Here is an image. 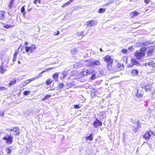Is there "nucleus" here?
I'll return each instance as SVG.
<instances>
[{
	"instance_id": "nucleus-44",
	"label": "nucleus",
	"mask_w": 155,
	"mask_h": 155,
	"mask_svg": "<svg viewBox=\"0 0 155 155\" xmlns=\"http://www.w3.org/2000/svg\"><path fill=\"white\" fill-rule=\"evenodd\" d=\"M7 89L3 86L0 87V91H3L6 90Z\"/></svg>"
},
{
	"instance_id": "nucleus-62",
	"label": "nucleus",
	"mask_w": 155,
	"mask_h": 155,
	"mask_svg": "<svg viewBox=\"0 0 155 155\" xmlns=\"http://www.w3.org/2000/svg\"><path fill=\"white\" fill-rule=\"evenodd\" d=\"M73 0H70L69 1L70 2V3H71V2H72Z\"/></svg>"
},
{
	"instance_id": "nucleus-21",
	"label": "nucleus",
	"mask_w": 155,
	"mask_h": 155,
	"mask_svg": "<svg viewBox=\"0 0 155 155\" xmlns=\"http://www.w3.org/2000/svg\"><path fill=\"white\" fill-rule=\"evenodd\" d=\"M93 134L92 133H91V134H90L89 136L85 137V139L87 140H90V141H91L93 139Z\"/></svg>"
},
{
	"instance_id": "nucleus-55",
	"label": "nucleus",
	"mask_w": 155,
	"mask_h": 155,
	"mask_svg": "<svg viewBox=\"0 0 155 155\" xmlns=\"http://www.w3.org/2000/svg\"><path fill=\"white\" fill-rule=\"evenodd\" d=\"M145 89H146V91H150V89H148L147 88V87L146 86L145 87Z\"/></svg>"
},
{
	"instance_id": "nucleus-58",
	"label": "nucleus",
	"mask_w": 155,
	"mask_h": 155,
	"mask_svg": "<svg viewBox=\"0 0 155 155\" xmlns=\"http://www.w3.org/2000/svg\"><path fill=\"white\" fill-rule=\"evenodd\" d=\"M25 45H28V43L27 42H25Z\"/></svg>"
},
{
	"instance_id": "nucleus-13",
	"label": "nucleus",
	"mask_w": 155,
	"mask_h": 155,
	"mask_svg": "<svg viewBox=\"0 0 155 155\" xmlns=\"http://www.w3.org/2000/svg\"><path fill=\"white\" fill-rule=\"evenodd\" d=\"M139 71L137 69H134L131 71V76H135L137 75L139 73Z\"/></svg>"
},
{
	"instance_id": "nucleus-56",
	"label": "nucleus",
	"mask_w": 155,
	"mask_h": 155,
	"mask_svg": "<svg viewBox=\"0 0 155 155\" xmlns=\"http://www.w3.org/2000/svg\"><path fill=\"white\" fill-rule=\"evenodd\" d=\"M149 44V42H144V44L145 45H147V44Z\"/></svg>"
},
{
	"instance_id": "nucleus-32",
	"label": "nucleus",
	"mask_w": 155,
	"mask_h": 155,
	"mask_svg": "<svg viewBox=\"0 0 155 155\" xmlns=\"http://www.w3.org/2000/svg\"><path fill=\"white\" fill-rule=\"evenodd\" d=\"M14 2V1L11 0L10 2L8 5V7L9 9H11L13 6V4Z\"/></svg>"
},
{
	"instance_id": "nucleus-5",
	"label": "nucleus",
	"mask_w": 155,
	"mask_h": 155,
	"mask_svg": "<svg viewBox=\"0 0 155 155\" xmlns=\"http://www.w3.org/2000/svg\"><path fill=\"white\" fill-rule=\"evenodd\" d=\"M97 23V20H91L90 21L86 22L85 25L87 26L91 27L96 25Z\"/></svg>"
},
{
	"instance_id": "nucleus-60",
	"label": "nucleus",
	"mask_w": 155,
	"mask_h": 155,
	"mask_svg": "<svg viewBox=\"0 0 155 155\" xmlns=\"http://www.w3.org/2000/svg\"><path fill=\"white\" fill-rule=\"evenodd\" d=\"M31 8H30V9H27L28 11V12L31 11Z\"/></svg>"
},
{
	"instance_id": "nucleus-25",
	"label": "nucleus",
	"mask_w": 155,
	"mask_h": 155,
	"mask_svg": "<svg viewBox=\"0 0 155 155\" xmlns=\"http://www.w3.org/2000/svg\"><path fill=\"white\" fill-rule=\"evenodd\" d=\"M77 72L76 71H72L70 74L71 76L73 77L77 75Z\"/></svg>"
},
{
	"instance_id": "nucleus-20",
	"label": "nucleus",
	"mask_w": 155,
	"mask_h": 155,
	"mask_svg": "<svg viewBox=\"0 0 155 155\" xmlns=\"http://www.w3.org/2000/svg\"><path fill=\"white\" fill-rule=\"evenodd\" d=\"M131 62L133 64L130 66H132L134 65H140V63L135 59H132L131 60Z\"/></svg>"
},
{
	"instance_id": "nucleus-61",
	"label": "nucleus",
	"mask_w": 155,
	"mask_h": 155,
	"mask_svg": "<svg viewBox=\"0 0 155 155\" xmlns=\"http://www.w3.org/2000/svg\"><path fill=\"white\" fill-rule=\"evenodd\" d=\"M8 14L9 15H11V12H8Z\"/></svg>"
},
{
	"instance_id": "nucleus-4",
	"label": "nucleus",
	"mask_w": 155,
	"mask_h": 155,
	"mask_svg": "<svg viewBox=\"0 0 155 155\" xmlns=\"http://www.w3.org/2000/svg\"><path fill=\"white\" fill-rule=\"evenodd\" d=\"M3 139L6 141V143L8 144H11L13 142V137H12L11 133L10 135H8L7 136L5 137Z\"/></svg>"
},
{
	"instance_id": "nucleus-43",
	"label": "nucleus",
	"mask_w": 155,
	"mask_h": 155,
	"mask_svg": "<svg viewBox=\"0 0 155 155\" xmlns=\"http://www.w3.org/2000/svg\"><path fill=\"white\" fill-rule=\"evenodd\" d=\"M41 2L40 0H35L33 1V3L37 5V3H40Z\"/></svg>"
},
{
	"instance_id": "nucleus-31",
	"label": "nucleus",
	"mask_w": 155,
	"mask_h": 155,
	"mask_svg": "<svg viewBox=\"0 0 155 155\" xmlns=\"http://www.w3.org/2000/svg\"><path fill=\"white\" fill-rule=\"evenodd\" d=\"M25 6H24L22 7L21 9V12L23 13V16H24L25 14Z\"/></svg>"
},
{
	"instance_id": "nucleus-40",
	"label": "nucleus",
	"mask_w": 155,
	"mask_h": 155,
	"mask_svg": "<svg viewBox=\"0 0 155 155\" xmlns=\"http://www.w3.org/2000/svg\"><path fill=\"white\" fill-rule=\"evenodd\" d=\"M153 64L154 62L153 61H151L149 62H148L147 64L150 66L152 67V66H153Z\"/></svg>"
},
{
	"instance_id": "nucleus-50",
	"label": "nucleus",
	"mask_w": 155,
	"mask_h": 155,
	"mask_svg": "<svg viewBox=\"0 0 155 155\" xmlns=\"http://www.w3.org/2000/svg\"><path fill=\"white\" fill-rule=\"evenodd\" d=\"M16 58H17V56H14L13 59V62H14L16 61Z\"/></svg>"
},
{
	"instance_id": "nucleus-19",
	"label": "nucleus",
	"mask_w": 155,
	"mask_h": 155,
	"mask_svg": "<svg viewBox=\"0 0 155 155\" xmlns=\"http://www.w3.org/2000/svg\"><path fill=\"white\" fill-rule=\"evenodd\" d=\"M84 62H87L86 64L87 66L92 67V61L90 60H85L84 61Z\"/></svg>"
},
{
	"instance_id": "nucleus-1",
	"label": "nucleus",
	"mask_w": 155,
	"mask_h": 155,
	"mask_svg": "<svg viewBox=\"0 0 155 155\" xmlns=\"http://www.w3.org/2000/svg\"><path fill=\"white\" fill-rule=\"evenodd\" d=\"M104 59L107 63V68L108 70H110L111 68L113 61L111 59V57L110 55H107L104 58Z\"/></svg>"
},
{
	"instance_id": "nucleus-34",
	"label": "nucleus",
	"mask_w": 155,
	"mask_h": 155,
	"mask_svg": "<svg viewBox=\"0 0 155 155\" xmlns=\"http://www.w3.org/2000/svg\"><path fill=\"white\" fill-rule=\"evenodd\" d=\"M106 10V8H101L99 9L98 12L100 13H103Z\"/></svg>"
},
{
	"instance_id": "nucleus-12",
	"label": "nucleus",
	"mask_w": 155,
	"mask_h": 155,
	"mask_svg": "<svg viewBox=\"0 0 155 155\" xmlns=\"http://www.w3.org/2000/svg\"><path fill=\"white\" fill-rule=\"evenodd\" d=\"M92 67H94L96 66H99L101 64V63L99 61L94 60L92 61Z\"/></svg>"
},
{
	"instance_id": "nucleus-42",
	"label": "nucleus",
	"mask_w": 155,
	"mask_h": 155,
	"mask_svg": "<svg viewBox=\"0 0 155 155\" xmlns=\"http://www.w3.org/2000/svg\"><path fill=\"white\" fill-rule=\"evenodd\" d=\"M71 52L72 54H75L76 53V49H72L71 51Z\"/></svg>"
},
{
	"instance_id": "nucleus-49",
	"label": "nucleus",
	"mask_w": 155,
	"mask_h": 155,
	"mask_svg": "<svg viewBox=\"0 0 155 155\" xmlns=\"http://www.w3.org/2000/svg\"><path fill=\"white\" fill-rule=\"evenodd\" d=\"M42 74V73H41V72L40 73L38 74V76L36 77V78H35V79L38 78L39 77H41L42 76L41 74Z\"/></svg>"
},
{
	"instance_id": "nucleus-18",
	"label": "nucleus",
	"mask_w": 155,
	"mask_h": 155,
	"mask_svg": "<svg viewBox=\"0 0 155 155\" xmlns=\"http://www.w3.org/2000/svg\"><path fill=\"white\" fill-rule=\"evenodd\" d=\"M6 68V67H4L2 65H0V73L1 74H3L5 72L7 71Z\"/></svg>"
},
{
	"instance_id": "nucleus-23",
	"label": "nucleus",
	"mask_w": 155,
	"mask_h": 155,
	"mask_svg": "<svg viewBox=\"0 0 155 155\" xmlns=\"http://www.w3.org/2000/svg\"><path fill=\"white\" fill-rule=\"evenodd\" d=\"M16 82V80L15 78H12L10 81L9 85H12L15 84Z\"/></svg>"
},
{
	"instance_id": "nucleus-57",
	"label": "nucleus",
	"mask_w": 155,
	"mask_h": 155,
	"mask_svg": "<svg viewBox=\"0 0 155 155\" xmlns=\"http://www.w3.org/2000/svg\"><path fill=\"white\" fill-rule=\"evenodd\" d=\"M3 133V131L2 130H0V135H1Z\"/></svg>"
},
{
	"instance_id": "nucleus-38",
	"label": "nucleus",
	"mask_w": 155,
	"mask_h": 155,
	"mask_svg": "<svg viewBox=\"0 0 155 155\" xmlns=\"http://www.w3.org/2000/svg\"><path fill=\"white\" fill-rule=\"evenodd\" d=\"M52 82V81L51 79H48L46 81V84L48 85H50Z\"/></svg>"
},
{
	"instance_id": "nucleus-37",
	"label": "nucleus",
	"mask_w": 155,
	"mask_h": 155,
	"mask_svg": "<svg viewBox=\"0 0 155 155\" xmlns=\"http://www.w3.org/2000/svg\"><path fill=\"white\" fill-rule=\"evenodd\" d=\"M125 61V64H126L127 62V58L125 57H123L121 61Z\"/></svg>"
},
{
	"instance_id": "nucleus-39",
	"label": "nucleus",
	"mask_w": 155,
	"mask_h": 155,
	"mask_svg": "<svg viewBox=\"0 0 155 155\" xmlns=\"http://www.w3.org/2000/svg\"><path fill=\"white\" fill-rule=\"evenodd\" d=\"M25 51L27 52H28L30 51V47H25Z\"/></svg>"
},
{
	"instance_id": "nucleus-41",
	"label": "nucleus",
	"mask_w": 155,
	"mask_h": 155,
	"mask_svg": "<svg viewBox=\"0 0 155 155\" xmlns=\"http://www.w3.org/2000/svg\"><path fill=\"white\" fill-rule=\"evenodd\" d=\"M30 92L29 91H25L24 92V94L25 95H27L29 94Z\"/></svg>"
},
{
	"instance_id": "nucleus-29",
	"label": "nucleus",
	"mask_w": 155,
	"mask_h": 155,
	"mask_svg": "<svg viewBox=\"0 0 155 155\" xmlns=\"http://www.w3.org/2000/svg\"><path fill=\"white\" fill-rule=\"evenodd\" d=\"M13 25H8L7 24H5L3 25V27L6 28H13Z\"/></svg>"
},
{
	"instance_id": "nucleus-26",
	"label": "nucleus",
	"mask_w": 155,
	"mask_h": 155,
	"mask_svg": "<svg viewBox=\"0 0 155 155\" xmlns=\"http://www.w3.org/2000/svg\"><path fill=\"white\" fill-rule=\"evenodd\" d=\"M29 47H30V53H32L36 48L35 45L33 44Z\"/></svg>"
},
{
	"instance_id": "nucleus-10",
	"label": "nucleus",
	"mask_w": 155,
	"mask_h": 155,
	"mask_svg": "<svg viewBox=\"0 0 155 155\" xmlns=\"http://www.w3.org/2000/svg\"><path fill=\"white\" fill-rule=\"evenodd\" d=\"M91 71L90 70H84L83 71L81 72V75L83 76H87L91 74Z\"/></svg>"
},
{
	"instance_id": "nucleus-46",
	"label": "nucleus",
	"mask_w": 155,
	"mask_h": 155,
	"mask_svg": "<svg viewBox=\"0 0 155 155\" xmlns=\"http://www.w3.org/2000/svg\"><path fill=\"white\" fill-rule=\"evenodd\" d=\"M74 108L75 109H79L80 108L79 105H74Z\"/></svg>"
},
{
	"instance_id": "nucleus-63",
	"label": "nucleus",
	"mask_w": 155,
	"mask_h": 155,
	"mask_svg": "<svg viewBox=\"0 0 155 155\" xmlns=\"http://www.w3.org/2000/svg\"><path fill=\"white\" fill-rule=\"evenodd\" d=\"M18 63L19 64H21V62L19 61H18Z\"/></svg>"
},
{
	"instance_id": "nucleus-2",
	"label": "nucleus",
	"mask_w": 155,
	"mask_h": 155,
	"mask_svg": "<svg viewBox=\"0 0 155 155\" xmlns=\"http://www.w3.org/2000/svg\"><path fill=\"white\" fill-rule=\"evenodd\" d=\"M153 134L152 131L150 130L146 131L144 134L143 135V138L146 140H148L150 139L151 136Z\"/></svg>"
},
{
	"instance_id": "nucleus-54",
	"label": "nucleus",
	"mask_w": 155,
	"mask_h": 155,
	"mask_svg": "<svg viewBox=\"0 0 155 155\" xmlns=\"http://www.w3.org/2000/svg\"><path fill=\"white\" fill-rule=\"evenodd\" d=\"M4 114V112L3 111H0V115L2 116Z\"/></svg>"
},
{
	"instance_id": "nucleus-24",
	"label": "nucleus",
	"mask_w": 155,
	"mask_h": 155,
	"mask_svg": "<svg viewBox=\"0 0 155 155\" xmlns=\"http://www.w3.org/2000/svg\"><path fill=\"white\" fill-rule=\"evenodd\" d=\"M77 35L78 36V37L79 39L81 38L83 36V31H82L81 32H78L77 33Z\"/></svg>"
},
{
	"instance_id": "nucleus-30",
	"label": "nucleus",
	"mask_w": 155,
	"mask_h": 155,
	"mask_svg": "<svg viewBox=\"0 0 155 155\" xmlns=\"http://www.w3.org/2000/svg\"><path fill=\"white\" fill-rule=\"evenodd\" d=\"M21 47V45H20V46H19L18 48L17 49H16L15 50V52L14 54V56H17V55L18 54L19 52V49Z\"/></svg>"
},
{
	"instance_id": "nucleus-47",
	"label": "nucleus",
	"mask_w": 155,
	"mask_h": 155,
	"mask_svg": "<svg viewBox=\"0 0 155 155\" xmlns=\"http://www.w3.org/2000/svg\"><path fill=\"white\" fill-rule=\"evenodd\" d=\"M112 2V1H109L108 2L106 3V4L104 5H110V3Z\"/></svg>"
},
{
	"instance_id": "nucleus-8",
	"label": "nucleus",
	"mask_w": 155,
	"mask_h": 155,
	"mask_svg": "<svg viewBox=\"0 0 155 155\" xmlns=\"http://www.w3.org/2000/svg\"><path fill=\"white\" fill-rule=\"evenodd\" d=\"M35 80V78H32L30 79H28L25 80V81H23L21 84V85L22 87H24L28 84L30 83L31 81H33Z\"/></svg>"
},
{
	"instance_id": "nucleus-64",
	"label": "nucleus",
	"mask_w": 155,
	"mask_h": 155,
	"mask_svg": "<svg viewBox=\"0 0 155 155\" xmlns=\"http://www.w3.org/2000/svg\"><path fill=\"white\" fill-rule=\"evenodd\" d=\"M100 50L101 51H102V50L101 48H100Z\"/></svg>"
},
{
	"instance_id": "nucleus-45",
	"label": "nucleus",
	"mask_w": 155,
	"mask_h": 155,
	"mask_svg": "<svg viewBox=\"0 0 155 155\" xmlns=\"http://www.w3.org/2000/svg\"><path fill=\"white\" fill-rule=\"evenodd\" d=\"M64 86V84L63 83H60L58 86V88L59 89H61Z\"/></svg>"
},
{
	"instance_id": "nucleus-52",
	"label": "nucleus",
	"mask_w": 155,
	"mask_h": 155,
	"mask_svg": "<svg viewBox=\"0 0 155 155\" xmlns=\"http://www.w3.org/2000/svg\"><path fill=\"white\" fill-rule=\"evenodd\" d=\"M150 0H144V2L145 3L148 4L149 3Z\"/></svg>"
},
{
	"instance_id": "nucleus-35",
	"label": "nucleus",
	"mask_w": 155,
	"mask_h": 155,
	"mask_svg": "<svg viewBox=\"0 0 155 155\" xmlns=\"http://www.w3.org/2000/svg\"><path fill=\"white\" fill-rule=\"evenodd\" d=\"M52 69H53L52 68H47L46 69H45L44 71H42L41 72V73H43L44 72H46V71H49V70H51Z\"/></svg>"
},
{
	"instance_id": "nucleus-28",
	"label": "nucleus",
	"mask_w": 155,
	"mask_h": 155,
	"mask_svg": "<svg viewBox=\"0 0 155 155\" xmlns=\"http://www.w3.org/2000/svg\"><path fill=\"white\" fill-rule=\"evenodd\" d=\"M117 66L119 68L120 70H122L124 69V65L122 63H118L117 64Z\"/></svg>"
},
{
	"instance_id": "nucleus-14",
	"label": "nucleus",
	"mask_w": 155,
	"mask_h": 155,
	"mask_svg": "<svg viewBox=\"0 0 155 155\" xmlns=\"http://www.w3.org/2000/svg\"><path fill=\"white\" fill-rule=\"evenodd\" d=\"M68 71H64L63 72L61 73L62 75L60 77L61 79H64L68 75Z\"/></svg>"
},
{
	"instance_id": "nucleus-6",
	"label": "nucleus",
	"mask_w": 155,
	"mask_h": 155,
	"mask_svg": "<svg viewBox=\"0 0 155 155\" xmlns=\"http://www.w3.org/2000/svg\"><path fill=\"white\" fill-rule=\"evenodd\" d=\"M6 130L7 131H13L14 133L13 134L14 135H18L19 134V129L17 127H13L10 129V128H8L6 129Z\"/></svg>"
},
{
	"instance_id": "nucleus-22",
	"label": "nucleus",
	"mask_w": 155,
	"mask_h": 155,
	"mask_svg": "<svg viewBox=\"0 0 155 155\" xmlns=\"http://www.w3.org/2000/svg\"><path fill=\"white\" fill-rule=\"evenodd\" d=\"M154 48L153 47H151L150 48V50L147 51V55L148 56L150 55L153 53V51Z\"/></svg>"
},
{
	"instance_id": "nucleus-7",
	"label": "nucleus",
	"mask_w": 155,
	"mask_h": 155,
	"mask_svg": "<svg viewBox=\"0 0 155 155\" xmlns=\"http://www.w3.org/2000/svg\"><path fill=\"white\" fill-rule=\"evenodd\" d=\"M93 125L95 128H97L98 126H101L102 125V123L98 120L97 118H95V120L93 123Z\"/></svg>"
},
{
	"instance_id": "nucleus-51",
	"label": "nucleus",
	"mask_w": 155,
	"mask_h": 155,
	"mask_svg": "<svg viewBox=\"0 0 155 155\" xmlns=\"http://www.w3.org/2000/svg\"><path fill=\"white\" fill-rule=\"evenodd\" d=\"M59 34V32L58 31H57V33L55 32L54 33V35H58Z\"/></svg>"
},
{
	"instance_id": "nucleus-9",
	"label": "nucleus",
	"mask_w": 155,
	"mask_h": 155,
	"mask_svg": "<svg viewBox=\"0 0 155 155\" xmlns=\"http://www.w3.org/2000/svg\"><path fill=\"white\" fill-rule=\"evenodd\" d=\"M8 58H5L4 60L2 61L1 65L4 67L8 68Z\"/></svg>"
},
{
	"instance_id": "nucleus-17",
	"label": "nucleus",
	"mask_w": 155,
	"mask_h": 155,
	"mask_svg": "<svg viewBox=\"0 0 155 155\" xmlns=\"http://www.w3.org/2000/svg\"><path fill=\"white\" fill-rule=\"evenodd\" d=\"M143 94V92L139 90H137V93H136V96L138 97H141Z\"/></svg>"
},
{
	"instance_id": "nucleus-59",
	"label": "nucleus",
	"mask_w": 155,
	"mask_h": 155,
	"mask_svg": "<svg viewBox=\"0 0 155 155\" xmlns=\"http://www.w3.org/2000/svg\"><path fill=\"white\" fill-rule=\"evenodd\" d=\"M152 67L153 68L155 67V63L154 62V64H153V66H152Z\"/></svg>"
},
{
	"instance_id": "nucleus-27",
	"label": "nucleus",
	"mask_w": 155,
	"mask_h": 155,
	"mask_svg": "<svg viewBox=\"0 0 155 155\" xmlns=\"http://www.w3.org/2000/svg\"><path fill=\"white\" fill-rule=\"evenodd\" d=\"M91 73L92 74V75L91 78V79L92 80H94L96 78L95 73L94 71H91Z\"/></svg>"
},
{
	"instance_id": "nucleus-36",
	"label": "nucleus",
	"mask_w": 155,
	"mask_h": 155,
	"mask_svg": "<svg viewBox=\"0 0 155 155\" xmlns=\"http://www.w3.org/2000/svg\"><path fill=\"white\" fill-rule=\"evenodd\" d=\"M70 4H71V3L70 2H69V1L68 2H66V3L63 4L62 6V7L63 8L67 6L68 5H70Z\"/></svg>"
},
{
	"instance_id": "nucleus-11",
	"label": "nucleus",
	"mask_w": 155,
	"mask_h": 155,
	"mask_svg": "<svg viewBox=\"0 0 155 155\" xmlns=\"http://www.w3.org/2000/svg\"><path fill=\"white\" fill-rule=\"evenodd\" d=\"M6 15V13L5 11L0 10V19L3 20L5 18V16Z\"/></svg>"
},
{
	"instance_id": "nucleus-33",
	"label": "nucleus",
	"mask_w": 155,
	"mask_h": 155,
	"mask_svg": "<svg viewBox=\"0 0 155 155\" xmlns=\"http://www.w3.org/2000/svg\"><path fill=\"white\" fill-rule=\"evenodd\" d=\"M51 95H46L45 97L42 99V100L43 101H45L46 100H47L48 99V98L49 97H51Z\"/></svg>"
},
{
	"instance_id": "nucleus-53",
	"label": "nucleus",
	"mask_w": 155,
	"mask_h": 155,
	"mask_svg": "<svg viewBox=\"0 0 155 155\" xmlns=\"http://www.w3.org/2000/svg\"><path fill=\"white\" fill-rule=\"evenodd\" d=\"M99 72L101 74H104V71L102 70L101 71V70H99Z\"/></svg>"
},
{
	"instance_id": "nucleus-3",
	"label": "nucleus",
	"mask_w": 155,
	"mask_h": 155,
	"mask_svg": "<svg viewBox=\"0 0 155 155\" xmlns=\"http://www.w3.org/2000/svg\"><path fill=\"white\" fill-rule=\"evenodd\" d=\"M145 52L143 50H141L140 51H136L135 52V55L136 58L139 59L140 58L143 57L145 55Z\"/></svg>"
},
{
	"instance_id": "nucleus-15",
	"label": "nucleus",
	"mask_w": 155,
	"mask_h": 155,
	"mask_svg": "<svg viewBox=\"0 0 155 155\" xmlns=\"http://www.w3.org/2000/svg\"><path fill=\"white\" fill-rule=\"evenodd\" d=\"M140 14V13L137 12L136 11H134L133 12H131L130 13V17H133L135 16H137Z\"/></svg>"
},
{
	"instance_id": "nucleus-48",
	"label": "nucleus",
	"mask_w": 155,
	"mask_h": 155,
	"mask_svg": "<svg viewBox=\"0 0 155 155\" xmlns=\"http://www.w3.org/2000/svg\"><path fill=\"white\" fill-rule=\"evenodd\" d=\"M122 52L123 53H126L127 52V50L126 49H123L122 50Z\"/></svg>"
},
{
	"instance_id": "nucleus-16",
	"label": "nucleus",
	"mask_w": 155,
	"mask_h": 155,
	"mask_svg": "<svg viewBox=\"0 0 155 155\" xmlns=\"http://www.w3.org/2000/svg\"><path fill=\"white\" fill-rule=\"evenodd\" d=\"M60 73V72H57L53 74V78L54 79V80L56 81H58V75Z\"/></svg>"
}]
</instances>
